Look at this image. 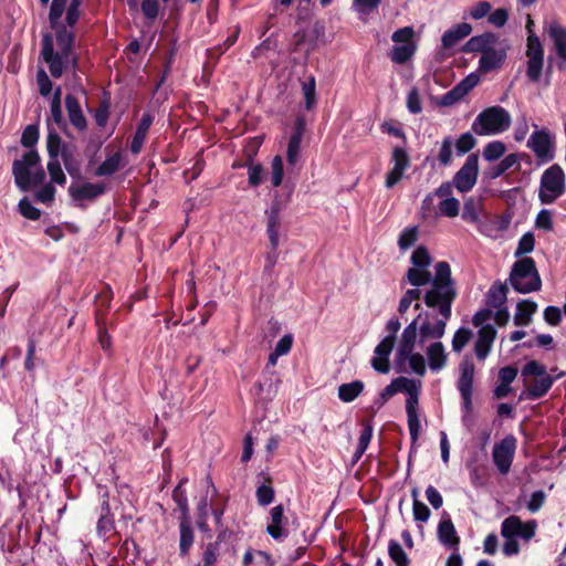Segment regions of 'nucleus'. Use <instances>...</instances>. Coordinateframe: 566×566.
Here are the masks:
<instances>
[{
    "instance_id": "12",
    "label": "nucleus",
    "mask_w": 566,
    "mask_h": 566,
    "mask_svg": "<svg viewBox=\"0 0 566 566\" xmlns=\"http://www.w3.org/2000/svg\"><path fill=\"white\" fill-rule=\"evenodd\" d=\"M507 50L509 44L505 40L501 44L495 45V49L490 51L488 54L481 55L479 61V71L486 74L500 69L506 59Z\"/></svg>"
},
{
    "instance_id": "11",
    "label": "nucleus",
    "mask_w": 566,
    "mask_h": 566,
    "mask_svg": "<svg viewBox=\"0 0 566 566\" xmlns=\"http://www.w3.org/2000/svg\"><path fill=\"white\" fill-rule=\"evenodd\" d=\"M503 39L495 35L494 33H483L481 35L472 36L462 48L465 53H481V55L488 54L490 51L495 49L503 42Z\"/></svg>"
},
{
    "instance_id": "38",
    "label": "nucleus",
    "mask_w": 566,
    "mask_h": 566,
    "mask_svg": "<svg viewBox=\"0 0 566 566\" xmlns=\"http://www.w3.org/2000/svg\"><path fill=\"white\" fill-rule=\"evenodd\" d=\"M415 53V45L412 43L395 46L391 51V60L398 64L406 63Z\"/></svg>"
},
{
    "instance_id": "35",
    "label": "nucleus",
    "mask_w": 566,
    "mask_h": 566,
    "mask_svg": "<svg viewBox=\"0 0 566 566\" xmlns=\"http://www.w3.org/2000/svg\"><path fill=\"white\" fill-rule=\"evenodd\" d=\"M193 543V533L189 521L180 522V553L186 555Z\"/></svg>"
},
{
    "instance_id": "39",
    "label": "nucleus",
    "mask_w": 566,
    "mask_h": 566,
    "mask_svg": "<svg viewBox=\"0 0 566 566\" xmlns=\"http://www.w3.org/2000/svg\"><path fill=\"white\" fill-rule=\"evenodd\" d=\"M522 376L524 379H530V377L542 378L549 375L547 374L546 367L544 365L536 360H531L523 367Z\"/></svg>"
},
{
    "instance_id": "63",
    "label": "nucleus",
    "mask_w": 566,
    "mask_h": 566,
    "mask_svg": "<svg viewBox=\"0 0 566 566\" xmlns=\"http://www.w3.org/2000/svg\"><path fill=\"white\" fill-rule=\"evenodd\" d=\"M36 82L39 85L40 94L48 96L52 90V82L43 69L38 71Z\"/></svg>"
},
{
    "instance_id": "28",
    "label": "nucleus",
    "mask_w": 566,
    "mask_h": 566,
    "mask_svg": "<svg viewBox=\"0 0 566 566\" xmlns=\"http://www.w3.org/2000/svg\"><path fill=\"white\" fill-rule=\"evenodd\" d=\"M364 387L365 386L361 380L343 384L338 387V397L344 402H350L361 394Z\"/></svg>"
},
{
    "instance_id": "26",
    "label": "nucleus",
    "mask_w": 566,
    "mask_h": 566,
    "mask_svg": "<svg viewBox=\"0 0 566 566\" xmlns=\"http://www.w3.org/2000/svg\"><path fill=\"white\" fill-rule=\"evenodd\" d=\"M537 305L532 301H521L517 304L516 313L514 316V324L516 326H527L532 321V315L536 312Z\"/></svg>"
},
{
    "instance_id": "61",
    "label": "nucleus",
    "mask_w": 566,
    "mask_h": 566,
    "mask_svg": "<svg viewBox=\"0 0 566 566\" xmlns=\"http://www.w3.org/2000/svg\"><path fill=\"white\" fill-rule=\"evenodd\" d=\"M103 511H104V514H102V516L99 517L98 520V523H97V530L101 534H107L109 531H112L113 528V523L112 521L107 517V514L109 513V506H108V502L107 500H105L103 502Z\"/></svg>"
},
{
    "instance_id": "54",
    "label": "nucleus",
    "mask_w": 566,
    "mask_h": 566,
    "mask_svg": "<svg viewBox=\"0 0 566 566\" xmlns=\"http://www.w3.org/2000/svg\"><path fill=\"white\" fill-rule=\"evenodd\" d=\"M219 556V546L218 542L209 543L203 552L202 562L203 564L201 566H213L218 559Z\"/></svg>"
},
{
    "instance_id": "6",
    "label": "nucleus",
    "mask_w": 566,
    "mask_h": 566,
    "mask_svg": "<svg viewBox=\"0 0 566 566\" xmlns=\"http://www.w3.org/2000/svg\"><path fill=\"white\" fill-rule=\"evenodd\" d=\"M511 115L501 106H491L481 112L472 124V130L480 136L495 135L507 130Z\"/></svg>"
},
{
    "instance_id": "50",
    "label": "nucleus",
    "mask_w": 566,
    "mask_h": 566,
    "mask_svg": "<svg viewBox=\"0 0 566 566\" xmlns=\"http://www.w3.org/2000/svg\"><path fill=\"white\" fill-rule=\"evenodd\" d=\"M471 336L472 333L470 329L464 327L458 329L452 339V349L457 353H460L463 349V347L469 343Z\"/></svg>"
},
{
    "instance_id": "27",
    "label": "nucleus",
    "mask_w": 566,
    "mask_h": 566,
    "mask_svg": "<svg viewBox=\"0 0 566 566\" xmlns=\"http://www.w3.org/2000/svg\"><path fill=\"white\" fill-rule=\"evenodd\" d=\"M406 277L408 282L413 286H422L429 283L432 284L434 280V276L432 277L429 269L415 266L408 269Z\"/></svg>"
},
{
    "instance_id": "19",
    "label": "nucleus",
    "mask_w": 566,
    "mask_h": 566,
    "mask_svg": "<svg viewBox=\"0 0 566 566\" xmlns=\"http://www.w3.org/2000/svg\"><path fill=\"white\" fill-rule=\"evenodd\" d=\"M495 335L496 331L492 325H485L480 328L474 348L479 359L482 360L489 355Z\"/></svg>"
},
{
    "instance_id": "20",
    "label": "nucleus",
    "mask_w": 566,
    "mask_h": 566,
    "mask_svg": "<svg viewBox=\"0 0 566 566\" xmlns=\"http://www.w3.org/2000/svg\"><path fill=\"white\" fill-rule=\"evenodd\" d=\"M472 32L471 24L467 22H462L459 24H455L448 31H446L442 35L441 42H442V49L449 50L453 48L458 42H460L462 39L470 35Z\"/></svg>"
},
{
    "instance_id": "33",
    "label": "nucleus",
    "mask_w": 566,
    "mask_h": 566,
    "mask_svg": "<svg viewBox=\"0 0 566 566\" xmlns=\"http://www.w3.org/2000/svg\"><path fill=\"white\" fill-rule=\"evenodd\" d=\"M522 527V521L516 515H511L506 517L501 526V534L503 537H513L518 536V532Z\"/></svg>"
},
{
    "instance_id": "9",
    "label": "nucleus",
    "mask_w": 566,
    "mask_h": 566,
    "mask_svg": "<svg viewBox=\"0 0 566 566\" xmlns=\"http://www.w3.org/2000/svg\"><path fill=\"white\" fill-rule=\"evenodd\" d=\"M479 175V158L478 155H470L464 165L453 177V185L460 192H467L471 190L478 179Z\"/></svg>"
},
{
    "instance_id": "18",
    "label": "nucleus",
    "mask_w": 566,
    "mask_h": 566,
    "mask_svg": "<svg viewBox=\"0 0 566 566\" xmlns=\"http://www.w3.org/2000/svg\"><path fill=\"white\" fill-rule=\"evenodd\" d=\"M553 385V377L544 376L542 378L524 379V386L526 390L523 392L521 398L525 396L528 399H538L546 395Z\"/></svg>"
},
{
    "instance_id": "40",
    "label": "nucleus",
    "mask_w": 566,
    "mask_h": 566,
    "mask_svg": "<svg viewBox=\"0 0 566 566\" xmlns=\"http://www.w3.org/2000/svg\"><path fill=\"white\" fill-rule=\"evenodd\" d=\"M172 497L182 514L181 521H189L188 503H187L186 494L182 490V482H180L174 490Z\"/></svg>"
},
{
    "instance_id": "3",
    "label": "nucleus",
    "mask_w": 566,
    "mask_h": 566,
    "mask_svg": "<svg viewBox=\"0 0 566 566\" xmlns=\"http://www.w3.org/2000/svg\"><path fill=\"white\" fill-rule=\"evenodd\" d=\"M12 172L17 186L25 191L31 186L40 185L45 179V172L40 165V156L35 150L25 153L20 160L12 165Z\"/></svg>"
},
{
    "instance_id": "57",
    "label": "nucleus",
    "mask_w": 566,
    "mask_h": 566,
    "mask_svg": "<svg viewBox=\"0 0 566 566\" xmlns=\"http://www.w3.org/2000/svg\"><path fill=\"white\" fill-rule=\"evenodd\" d=\"M534 244H535L534 235L530 232L525 233L518 242V247L515 251V256H520V255L530 253L531 251H533Z\"/></svg>"
},
{
    "instance_id": "59",
    "label": "nucleus",
    "mask_w": 566,
    "mask_h": 566,
    "mask_svg": "<svg viewBox=\"0 0 566 566\" xmlns=\"http://www.w3.org/2000/svg\"><path fill=\"white\" fill-rule=\"evenodd\" d=\"M381 0H353V6L358 13L369 14L379 6Z\"/></svg>"
},
{
    "instance_id": "5",
    "label": "nucleus",
    "mask_w": 566,
    "mask_h": 566,
    "mask_svg": "<svg viewBox=\"0 0 566 566\" xmlns=\"http://www.w3.org/2000/svg\"><path fill=\"white\" fill-rule=\"evenodd\" d=\"M390 386L392 390H395V394H397L398 391H403L407 392L409 396L406 401V411L408 417L410 437L412 443H416L420 432V420L417 412V407L419 402V384H417L413 379L399 377L392 380Z\"/></svg>"
},
{
    "instance_id": "14",
    "label": "nucleus",
    "mask_w": 566,
    "mask_h": 566,
    "mask_svg": "<svg viewBox=\"0 0 566 566\" xmlns=\"http://www.w3.org/2000/svg\"><path fill=\"white\" fill-rule=\"evenodd\" d=\"M527 146L541 159H552V137L547 129L534 132L527 140Z\"/></svg>"
},
{
    "instance_id": "8",
    "label": "nucleus",
    "mask_w": 566,
    "mask_h": 566,
    "mask_svg": "<svg viewBox=\"0 0 566 566\" xmlns=\"http://www.w3.org/2000/svg\"><path fill=\"white\" fill-rule=\"evenodd\" d=\"M400 322L398 318H391L386 324V329L390 333L386 336L375 348V357L371 359L373 368L381 374H387L390 370L389 355L392 352L396 333L400 329Z\"/></svg>"
},
{
    "instance_id": "30",
    "label": "nucleus",
    "mask_w": 566,
    "mask_h": 566,
    "mask_svg": "<svg viewBox=\"0 0 566 566\" xmlns=\"http://www.w3.org/2000/svg\"><path fill=\"white\" fill-rule=\"evenodd\" d=\"M482 210V201L480 198L470 197L465 200L462 218L469 222H478Z\"/></svg>"
},
{
    "instance_id": "2",
    "label": "nucleus",
    "mask_w": 566,
    "mask_h": 566,
    "mask_svg": "<svg viewBox=\"0 0 566 566\" xmlns=\"http://www.w3.org/2000/svg\"><path fill=\"white\" fill-rule=\"evenodd\" d=\"M53 29L56 31L57 51H54L52 35L48 33L42 39L41 55L49 65L51 75L57 78L62 76L66 65L71 61L75 63L76 59L72 56L73 33L67 31L64 25H57Z\"/></svg>"
},
{
    "instance_id": "46",
    "label": "nucleus",
    "mask_w": 566,
    "mask_h": 566,
    "mask_svg": "<svg viewBox=\"0 0 566 566\" xmlns=\"http://www.w3.org/2000/svg\"><path fill=\"white\" fill-rule=\"evenodd\" d=\"M505 149L502 142H492L485 146L483 157L489 161L496 160L504 155Z\"/></svg>"
},
{
    "instance_id": "58",
    "label": "nucleus",
    "mask_w": 566,
    "mask_h": 566,
    "mask_svg": "<svg viewBox=\"0 0 566 566\" xmlns=\"http://www.w3.org/2000/svg\"><path fill=\"white\" fill-rule=\"evenodd\" d=\"M19 210L23 217L31 220H38L41 216L40 210L33 207L27 198H23L19 202Z\"/></svg>"
},
{
    "instance_id": "52",
    "label": "nucleus",
    "mask_w": 566,
    "mask_h": 566,
    "mask_svg": "<svg viewBox=\"0 0 566 566\" xmlns=\"http://www.w3.org/2000/svg\"><path fill=\"white\" fill-rule=\"evenodd\" d=\"M544 59H528L526 74L532 82H537L542 74Z\"/></svg>"
},
{
    "instance_id": "62",
    "label": "nucleus",
    "mask_w": 566,
    "mask_h": 566,
    "mask_svg": "<svg viewBox=\"0 0 566 566\" xmlns=\"http://www.w3.org/2000/svg\"><path fill=\"white\" fill-rule=\"evenodd\" d=\"M38 138H39V132H38L36 126L29 125L25 127V129L22 133L21 144L24 147H32L38 142Z\"/></svg>"
},
{
    "instance_id": "24",
    "label": "nucleus",
    "mask_w": 566,
    "mask_h": 566,
    "mask_svg": "<svg viewBox=\"0 0 566 566\" xmlns=\"http://www.w3.org/2000/svg\"><path fill=\"white\" fill-rule=\"evenodd\" d=\"M548 34L554 42L557 55L566 63V28L558 23H552L548 28Z\"/></svg>"
},
{
    "instance_id": "21",
    "label": "nucleus",
    "mask_w": 566,
    "mask_h": 566,
    "mask_svg": "<svg viewBox=\"0 0 566 566\" xmlns=\"http://www.w3.org/2000/svg\"><path fill=\"white\" fill-rule=\"evenodd\" d=\"M105 191V187L101 184H84L81 186L72 185L69 192L74 200L94 199Z\"/></svg>"
},
{
    "instance_id": "47",
    "label": "nucleus",
    "mask_w": 566,
    "mask_h": 566,
    "mask_svg": "<svg viewBox=\"0 0 566 566\" xmlns=\"http://www.w3.org/2000/svg\"><path fill=\"white\" fill-rule=\"evenodd\" d=\"M391 161L394 163L392 168L399 169L403 172L410 165V159H409L407 151L400 147L394 148Z\"/></svg>"
},
{
    "instance_id": "64",
    "label": "nucleus",
    "mask_w": 566,
    "mask_h": 566,
    "mask_svg": "<svg viewBox=\"0 0 566 566\" xmlns=\"http://www.w3.org/2000/svg\"><path fill=\"white\" fill-rule=\"evenodd\" d=\"M256 497L259 504L269 505L273 501L274 490L270 485H261L256 490Z\"/></svg>"
},
{
    "instance_id": "55",
    "label": "nucleus",
    "mask_w": 566,
    "mask_h": 566,
    "mask_svg": "<svg viewBox=\"0 0 566 566\" xmlns=\"http://www.w3.org/2000/svg\"><path fill=\"white\" fill-rule=\"evenodd\" d=\"M48 170L53 182L64 185L66 181V177L61 168V165L57 159L50 160L48 164Z\"/></svg>"
},
{
    "instance_id": "37",
    "label": "nucleus",
    "mask_w": 566,
    "mask_h": 566,
    "mask_svg": "<svg viewBox=\"0 0 566 566\" xmlns=\"http://www.w3.org/2000/svg\"><path fill=\"white\" fill-rule=\"evenodd\" d=\"M507 286L499 283L494 284L489 292V303L493 307H500L506 301Z\"/></svg>"
},
{
    "instance_id": "32",
    "label": "nucleus",
    "mask_w": 566,
    "mask_h": 566,
    "mask_svg": "<svg viewBox=\"0 0 566 566\" xmlns=\"http://www.w3.org/2000/svg\"><path fill=\"white\" fill-rule=\"evenodd\" d=\"M96 325L98 329V343L104 350H108L112 347V338L107 333L105 315L101 310L96 311Z\"/></svg>"
},
{
    "instance_id": "41",
    "label": "nucleus",
    "mask_w": 566,
    "mask_h": 566,
    "mask_svg": "<svg viewBox=\"0 0 566 566\" xmlns=\"http://www.w3.org/2000/svg\"><path fill=\"white\" fill-rule=\"evenodd\" d=\"M439 212L448 218H454L459 214L460 202L455 198H447L438 205Z\"/></svg>"
},
{
    "instance_id": "13",
    "label": "nucleus",
    "mask_w": 566,
    "mask_h": 566,
    "mask_svg": "<svg viewBox=\"0 0 566 566\" xmlns=\"http://www.w3.org/2000/svg\"><path fill=\"white\" fill-rule=\"evenodd\" d=\"M480 82V76L475 73L469 74L460 83H458L451 91L443 95L441 104L443 106H451L463 98L473 87Z\"/></svg>"
},
{
    "instance_id": "25",
    "label": "nucleus",
    "mask_w": 566,
    "mask_h": 566,
    "mask_svg": "<svg viewBox=\"0 0 566 566\" xmlns=\"http://www.w3.org/2000/svg\"><path fill=\"white\" fill-rule=\"evenodd\" d=\"M284 510L282 505H276L270 511L271 523L268 525L266 531L271 537L277 539L285 535L282 523L285 520Z\"/></svg>"
},
{
    "instance_id": "43",
    "label": "nucleus",
    "mask_w": 566,
    "mask_h": 566,
    "mask_svg": "<svg viewBox=\"0 0 566 566\" xmlns=\"http://www.w3.org/2000/svg\"><path fill=\"white\" fill-rule=\"evenodd\" d=\"M431 261L429 252L424 247H418L411 255V263L415 268L429 269Z\"/></svg>"
},
{
    "instance_id": "36",
    "label": "nucleus",
    "mask_w": 566,
    "mask_h": 566,
    "mask_svg": "<svg viewBox=\"0 0 566 566\" xmlns=\"http://www.w3.org/2000/svg\"><path fill=\"white\" fill-rule=\"evenodd\" d=\"M388 553L396 566H409V558L398 542H389Z\"/></svg>"
},
{
    "instance_id": "31",
    "label": "nucleus",
    "mask_w": 566,
    "mask_h": 566,
    "mask_svg": "<svg viewBox=\"0 0 566 566\" xmlns=\"http://www.w3.org/2000/svg\"><path fill=\"white\" fill-rule=\"evenodd\" d=\"M122 167V156L115 153L104 160L95 171L96 176H111Z\"/></svg>"
},
{
    "instance_id": "23",
    "label": "nucleus",
    "mask_w": 566,
    "mask_h": 566,
    "mask_svg": "<svg viewBox=\"0 0 566 566\" xmlns=\"http://www.w3.org/2000/svg\"><path fill=\"white\" fill-rule=\"evenodd\" d=\"M438 538L443 545H446L448 547H452V548L458 547V545L460 543V538L457 535L454 525L450 518L442 520L439 523Z\"/></svg>"
},
{
    "instance_id": "16",
    "label": "nucleus",
    "mask_w": 566,
    "mask_h": 566,
    "mask_svg": "<svg viewBox=\"0 0 566 566\" xmlns=\"http://www.w3.org/2000/svg\"><path fill=\"white\" fill-rule=\"evenodd\" d=\"M461 375L459 378L458 387L464 400L467 408L471 405L472 384L474 375V365L471 361L464 360L461 366Z\"/></svg>"
},
{
    "instance_id": "45",
    "label": "nucleus",
    "mask_w": 566,
    "mask_h": 566,
    "mask_svg": "<svg viewBox=\"0 0 566 566\" xmlns=\"http://www.w3.org/2000/svg\"><path fill=\"white\" fill-rule=\"evenodd\" d=\"M61 144L62 139L59 136V134L55 130L50 129L46 142V148L50 156V160L57 159L61 149Z\"/></svg>"
},
{
    "instance_id": "15",
    "label": "nucleus",
    "mask_w": 566,
    "mask_h": 566,
    "mask_svg": "<svg viewBox=\"0 0 566 566\" xmlns=\"http://www.w3.org/2000/svg\"><path fill=\"white\" fill-rule=\"evenodd\" d=\"M422 317V313H420L416 319H413L405 329L402 331L398 349L396 353V357H407L411 352L415 350L417 334H418V323Z\"/></svg>"
},
{
    "instance_id": "22",
    "label": "nucleus",
    "mask_w": 566,
    "mask_h": 566,
    "mask_svg": "<svg viewBox=\"0 0 566 566\" xmlns=\"http://www.w3.org/2000/svg\"><path fill=\"white\" fill-rule=\"evenodd\" d=\"M426 354L428 357L429 367L432 370H440L446 366L448 357L444 350V346L441 342H434L430 344L426 349Z\"/></svg>"
},
{
    "instance_id": "48",
    "label": "nucleus",
    "mask_w": 566,
    "mask_h": 566,
    "mask_svg": "<svg viewBox=\"0 0 566 566\" xmlns=\"http://www.w3.org/2000/svg\"><path fill=\"white\" fill-rule=\"evenodd\" d=\"M526 55L528 59H544V51L539 39L531 33L527 38V51Z\"/></svg>"
},
{
    "instance_id": "60",
    "label": "nucleus",
    "mask_w": 566,
    "mask_h": 566,
    "mask_svg": "<svg viewBox=\"0 0 566 566\" xmlns=\"http://www.w3.org/2000/svg\"><path fill=\"white\" fill-rule=\"evenodd\" d=\"M407 107L410 113L419 114L422 111L419 92L416 87L411 88L407 96Z\"/></svg>"
},
{
    "instance_id": "1",
    "label": "nucleus",
    "mask_w": 566,
    "mask_h": 566,
    "mask_svg": "<svg viewBox=\"0 0 566 566\" xmlns=\"http://www.w3.org/2000/svg\"><path fill=\"white\" fill-rule=\"evenodd\" d=\"M457 297L455 283L451 276L449 263L441 261L436 264L434 280L424 296V304L437 308L440 317L432 313H423L418 323L420 343L440 339L446 333L447 322L451 317V305Z\"/></svg>"
},
{
    "instance_id": "10",
    "label": "nucleus",
    "mask_w": 566,
    "mask_h": 566,
    "mask_svg": "<svg viewBox=\"0 0 566 566\" xmlns=\"http://www.w3.org/2000/svg\"><path fill=\"white\" fill-rule=\"evenodd\" d=\"M515 444V438L513 436H507L500 443L494 446L493 461L502 474H506L510 471Z\"/></svg>"
},
{
    "instance_id": "7",
    "label": "nucleus",
    "mask_w": 566,
    "mask_h": 566,
    "mask_svg": "<svg viewBox=\"0 0 566 566\" xmlns=\"http://www.w3.org/2000/svg\"><path fill=\"white\" fill-rule=\"evenodd\" d=\"M565 174L558 165L544 171L541 178L539 200L544 205L553 203L565 192Z\"/></svg>"
},
{
    "instance_id": "56",
    "label": "nucleus",
    "mask_w": 566,
    "mask_h": 566,
    "mask_svg": "<svg viewBox=\"0 0 566 566\" xmlns=\"http://www.w3.org/2000/svg\"><path fill=\"white\" fill-rule=\"evenodd\" d=\"M475 146V139L470 133L462 134L455 143V148L460 155L470 151Z\"/></svg>"
},
{
    "instance_id": "51",
    "label": "nucleus",
    "mask_w": 566,
    "mask_h": 566,
    "mask_svg": "<svg viewBox=\"0 0 566 566\" xmlns=\"http://www.w3.org/2000/svg\"><path fill=\"white\" fill-rule=\"evenodd\" d=\"M452 139L451 137H446L442 142L440 151L438 154V160L441 165L448 166L452 161Z\"/></svg>"
},
{
    "instance_id": "53",
    "label": "nucleus",
    "mask_w": 566,
    "mask_h": 566,
    "mask_svg": "<svg viewBox=\"0 0 566 566\" xmlns=\"http://www.w3.org/2000/svg\"><path fill=\"white\" fill-rule=\"evenodd\" d=\"M271 182L274 187H279L283 179V160L281 156H275L272 160Z\"/></svg>"
},
{
    "instance_id": "29",
    "label": "nucleus",
    "mask_w": 566,
    "mask_h": 566,
    "mask_svg": "<svg viewBox=\"0 0 566 566\" xmlns=\"http://www.w3.org/2000/svg\"><path fill=\"white\" fill-rule=\"evenodd\" d=\"M396 361L398 364L408 361L410 369L418 376H424L427 371L424 357L419 353L411 352L407 357H396Z\"/></svg>"
},
{
    "instance_id": "42",
    "label": "nucleus",
    "mask_w": 566,
    "mask_h": 566,
    "mask_svg": "<svg viewBox=\"0 0 566 566\" xmlns=\"http://www.w3.org/2000/svg\"><path fill=\"white\" fill-rule=\"evenodd\" d=\"M517 160H518V156L515 155V154H511V155L506 156L495 167L492 168V170L490 171L489 176L491 178L500 177L506 170H509L510 168L515 166L517 164Z\"/></svg>"
},
{
    "instance_id": "4",
    "label": "nucleus",
    "mask_w": 566,
    "mask_h": 566,
    "mask_svg": "<svg viewBox=\"0 0 566 566\" xmlns=\"http://www.w3.org/2000/svg\"><path fill=\"white\" fill-rule=\"evenodd\" d=\"M510 284L522 294L541 290L542 280L532 258H524L516 261L511 270Z\"/></svg>"
},
{
    "instance_id": "49",
    "label": "nucleus",
    "mask_w": 566,
    "mask_h": 566,
    "mask_svg": "<svg viewBox=\"0 0 566 566\" xmlns=\"http://www.w3.org/2000/svg\"><path fill=\"white\" fill-rule=\"evenodd\" d=\"M66 0H53L50 9L49 20L52 28L62 25L60 19L64 12Z\"/></svg>"
},
{
    "instance_id": "44",
    "label": "nucleus",
    "mask_w": 566,
    "mask_h": 566,
    "mask_svg": "<svg viewBox=\"0 0 566 566\" xmlns=\"http://www.w3.org/2000/svg\"><path fill=\"white\" fill-rule=\"evenodd\" d=\"M418 227H410L403 230L398 240V245L401 250H407L412 247L418 240Z\"/></svg>"
},
{
    "instance_id": "34",
    "label": "nucleus",
    "mask_w": 566,
    "mask_h": 566,
    "mask_svg": "<svg viewBox=\"0 0 566 566\" xmlns=\"http://www.w3.org/2000/svg\"><path fill=\"white\" fill-rule=\"evenodd\" d=\"M302 91L304 95V105L307 111L314 108L316 104L315 78L311 76L307 81L303 82Z\"/></svg>"
},
{
    "instance_id": "17",
    "label": "nucleus",
    "mask_w": 566,
    "mask_h": 566,
    "mask_svg": "<svg viewBox=\"0 0 566 566\" xmlns=\"http://www.w3.org/2000/svg\"><path fill=\"white\" fill-rule=\"evenodd\" d=\"M65 107L71 125L78 132H84L87 128V120L78 99L74 95L67 94L65 96Z\"/></svg>"
}]
</instances>
